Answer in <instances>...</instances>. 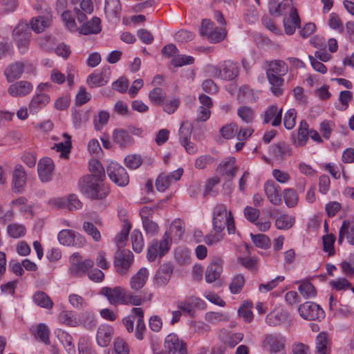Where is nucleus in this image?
I'll return each instance as SVG.
<instances>
[{"instance_id": "obj_42", "label": "nucleus", "mask_w": 354, "mask_h": 354, "mask_svg": "<svg viewBox=\"0 0 354 354\" xmlns=\"http://www.w3.org/2000/svg\"><path fill=\"white\" fill-rule=\"evenodd\" d=\"M33 301L37 306L46 309H50L53 306L51 299L43 291H37L32 296Z\"/></svg>"}, {"instance_id": "obj_20", "label": "nucleus", "mask_w": 354, "mask_h": 354, "mask_svg": "<svg viewBox=\"0 0 354 354\" xmlns=\"http://www.w3.org/2000/svg\"><path fill=\"white\" fill-rule=\"evenodd\" d=\"M223 271V260L220 257H215L207 266L205 279L207 283H211L220 277Z\"/></svg>"}, {"instance_id": "obj_2", "label": "nucleus", "mask_w": 354, "mask_h": 354, "mask_svg": "<svg viewBox=\"0 0 354 354\" xmlns=\"http://www.w3.org/2000/svg\"><path fill=\"white\" fill-rule=\"evenodd\" d=\"M12 36L19 53L21 55L26 54L29 49L32 37L28 24L26 21H21L14 28Z\"/></svg>"}, {"instance_id": "obj_30", "label": "nucleus", "mask_w": 354, "mask_h": 354, "mask_svg": "<svg viewBox=\"0 0 354 354\" xmlns=\"http://www.w3.org/2000/svg\"><path fill=\"white\" fill-rule=\"evenodd\" d=\"M104 12L109 19H119L121 14L120 0H105Z\"/></svg>"}, {"instance_id": "obj_8", "label": "nucleus", "mask_w": 354, "mask_h": 354, "mask_svg": "<svg viewBox=\"0 0 354 354\" xmlns=\"http://www.w3.org/2000/svg\"><path fill=\"white\" fill-rule=\"evenodd\" d=\"M110 180L118 186H126L129 181V178L125 169L115 162L109 164L106 169Z\"/></svg>"}, {"instance_id": "obj_18", "label": "nucleus", "mask_w": 354, "mask_h": 354, "mask_svg": "<svg viewBox=\"0 0 354 354\" xmlns=\"http://www.w3.org/2000/svg\"><path fill=\"white\" fill-rule=\"evenodd\" d=\"M183 172V169H178L169 175H166L165 174H160L156 181V189L159 192H165L172 183L178 180L180 178Z\"/></svg>"}, {"instance_id": "obj_17", "label": "nucleus", "mask_w": 354, "mask_h": 354, "mask_svg": "<svg viewBox=\"0 0 354 354\" xmlns=\"http://www.w3.org/2000/svg\"><path fill=\"white\" fill-rule=\"evenodd\" d=\"M27 174L24 167L17 164L12 173V187L16 192H21L26 184Z\"/></svg>"}, {"instance_id": "obj_24", "label": "nucleus", "mask_w": 354, "mask_h": 354, "mask_svg": "<svg viewBox=\"0 0 354 354\" xmlns=\"http://www.w3.org/2000/svg\"><path fill=\"white\" fill-rule=\"evenodd\" d=\"M283 109H279L276 104H272L268 107L262 115L263 124H268L271 120L272 125L274 127L279 126L281 122Z\"/></svg>"}, {"instance_id": "obj_5", "label": "nucleus", "mask_w": 354, "mask_h": 354, "mask_svg": "<svg viewBox=\"0 0 354 354\" xmlns=\"http://www.w3.org/2000/svg\"><path fill=\"white\" fill-rule=\"evenodd\" d=\"M211 73L214 77L225 80H231L237 76L239 69L236 63L228 60L212 67Z\"/></svg>"}, {"instance_id": "obj_61", "label": "nucleus", "mask_w": 354, "mask_h": 354, "mask_svg": "<svg viewBox=\"0 0 354 354\" xmlns=\"http://www.w3.org/2000/svg\"><path fill=\"white\" fill-rule=\"evenodd\" d=\"M80 321L81 324L87 330H93L96 326L95 317L92 313H84Z\"/></svg>"}, {"instance_id": "obj_41", "label": "nucleus", "mask_w": 354, "mask_h": 354, "mask_svg": "<svg viewBox=\"0 0 354 354\" xmlns=\"http://www.w3.org/2000/svg\"><path fill=\"white\" fill-rule=\"evenodd\" d=\"M288 313L280 310L268 313L266 318V323L270 326H276L286 320Z\"/></svg>"}, {"instance_id": "obj_10", "label": "nucleus", "mask_w": 354, "mask_h": 354, "mask_svg": "<svg viewBox=\"0 0 354 354\" xmlns=\"http://www.w3.org/2000/svg\"><path fill=\"white\" fill-rule=\"evenodd\" d=\"M298 311L300 316L307 320H317L324 317V310L314 302L304 303L299 306Z\"/></svg>"}, {"instance_id": "obj_36", "label": "nucleus", "mask_w": 354, "mask_h": 354, "mask_svg": "<svg viewBox=\"0 0 354 354\" xmlns=\"http://www.w3.org/2000/svg\"><path fill=\"white\" fill-rule=\"evenodd\" d=\"M300 18L297 12H294L293 15L286 17L283 19V26L287 35H291L297 28L300 27Z\"/></svg>"}, {"instance_id": "obj_15", "label": "nucleus", "mask_w": 354, "mask_h": 354, "mask_svg": "<svg viewBox=\"0 0 354 354\" xmlns=\"http://www.w3.org/2000/svg\"><path fill=\"white\" fill-rule=\"evenodd\" d=\"M127 292L126 290L118 286L114 288L104 287L101 290V293L106 296L109 302L113 305L119 304H126L127 300H125V298Z\"/></svg>"}, {"instance_id": "obj_25", "label": "nucleus", "mask_w": 354, "mask_h": 354, "mask_svg": "<svg viewBox=\"0 0 354 354\" xmlns=\"http://www.w3.org/2000/svg\"><path fill=\"white\" fill-rule=\"evenodd\" d=\"M173 272V267L170 263L162 264L155 275V284L157 286H164L170 280Z\"/></svg>"}, {"instance_id": "obj_37", "label": "nucleus", "mask_w": 354, "mask_h": 354, "mask_svg": "<svg viewBox=\"0 0 354 354\" xmlns=\"http://www.w3.org/2000/svg\"><path fill=\"white\" fill-rule=\"evenodd\" d=\"M88 169L91 176L95 180L103 182L105 178L104 169L99 160L97 159H91L88 163Z\"/></svg>"}, {"instance_id": "obj_23", "label": "nucleus", "mask_w": 354, "mask_h": 354, "mask_svg": "<svg viewBox=\"0 0 354 354\" xmlns=\"http://www.w3.org/2000/svg\"><path fill=\"white\" fill-rule=\"evenodd\" d=\"M50 101V97L48 94L35 93L28 104L30 113L32 114L37 113L41 109L46 106Z\"/></svg>"}, {"instance_id": "obj_3", "label": "nucleus", "mask_w": 354, "mask_h": 354, "mask_svg": "<svg viewBox=\"0 0 354 354\" xmlns=\"http://www.w3.org/2000/svg\"><path fill=\"white\" fill-rule=\"evenodd\" d=\"M171 244V238L168 232H165L160 240L153 239L149 244L147 258L149 261L153 262L156 259H161L169 250Z\"/></svg>"}, {"instance_id": "obj_22", "label": "nucleus", "mask_w": 354, "mask_h": 354, "mask_svg": "<svg viewBox=\"0 0 354 354\" xmlns=\"http://www.w3.org/2000/svg\"><path fill=\"white\" fill-rule=\"evenodd\" d=\"M264 192L269 201L274 205L281 204V187L273 180H267L264 184Z\"/></svg>"}, {"instance_id": "obj_27", "label": "nucleus", "mask_w": 354, "mask_h": 354, "mask_svg": "<svg viewBox=\"0 0 354 354\" xmlns=\"http://www.w3.org/2000/svg\"><path fill=\"white\" fill-rule=\"evenodd\" d=\"M344 238L351 245H354V220L344 221L339 229L338 243L341 244Z\"/></svg>"}, {"instance_id": "obj_19", "label": "nucleus", "mask_w": 354, "mask_h": 354, "mask_svg": "<svg viewBox=\"0 0 354 354\" xmlns=\"http://www.w3.org/2000/svg\"><path fill=\"white\" fill-rule=\"evenodd\" d=\"M269 10L270 14L274 16L286 15L290 16L293 15L294 12H297V9L292 6V0H283L279 3L272 2L270 3Z\"/></svg>"}, {"instance_id": "obj_49", "label": "nucleus", "mask_w": 354, "mask_h": 354, "mask_svg": "<svg viewBox=\"0 0 354 354\" xmlns=\"http://www.w3.org/2000/svg\"><path fill=\"white\" fill-rule=\"evenodd\" d=\"M298 290L304 299L314 297L317 294L315 288L308 281H302L298 287Z\"/></svg>"}, {"instance_id": "obj_21", "label": "nucleus", "mask_w": 354, "mask_h": 354, "mask_svg": "<svg viewBox=\"0 0 354 354\" xmlns=\"http://www.w3.org/2000/svg\"><path fill=\"white\" fill-rule=\"evenodd\" d=\"M205 306V301L197 297H187L184 300L178 303V308L182 311L193 315L194 309L204 308Z\"/></svg>"}, {"instance_id": "obj_45", "label": "nucleus", "mask_w": 354, "mask_h": 354, "mask_svg": "<svg viewBox=\"0 0 354 354\" xmlns=\"http://www.w3.org/2000/svg\"><path fill=\"white\" fill-rule=\"evenodd\" d=\"M315 354H329L330 349L328 346L327 335L326 333H319L316 337Z\"/></svg>"}, {"instance_id": "obj_48", "label": "nucleus", "mask_w": 354, "mask_h": 354, "mask_svg": "<svg viewBox=\"0 0 354 354\" xmlns=\"http://www.w3.org/2000/svg\"><path fill=\"white\" fill-rule=\"evenodd\" d=\"M59 207H66L71 211L79 209L82 207V203L75 194H71L65 201H59Z\"/></svg>"}, {"instance_id": "obj_59", "label": "nucleus", "mask_w": 354, "mask_h": 354, "mask_svg": "<svg viewBox=\"0 0 354 354\" xmlns=\"http://www.w3.org/2000/svg\"><path fill=\"white\" fill-rule=\"evenodd\" d=\"M83 230L91 238L93 239L95 242H99L101 240V234L98 229L94 225L93 223L85 221L83 223Z\"/></svg>"}, {"instance_id": "obj_46", "label": "nucleus", "mask_w": 354, "mask_h": 354, "mask_svg": "<svg viewBox=\"0 0 354 354\" xmlns=\"http://www.w3.org/2000/svg\"><path fill=\"white\" fill-rule=\"evenodd\" d=\"M295 222V217L288 214H282L275 221V226L279 230H288L291 228Z\"/></svg>"}, {"instance_id": "obj_40", "label": "nucleus", "mask_w": 354, "mask_h": 354, "mask_svg": "<svg viewBox=\"0 0 354 354\" xmlns=\"http://www.w3.org/2000/svg\"><path fill=\"white\" fill-rule=\"evenodd\" d=\"M220 178L217 176L207 179L203 192L204 197H216L218 194L217 185L220 183Z\"/></svg>"}, {"instance_id": "obj_26", "label": "nucleus", "mask_w": 354, "mask_h": 354, "mask_svg": "<svg viewBox=\"0 0 354 354\" xmlns=\"http://www.w3.org/2000/svg\"><path fill=\"white\" fill-rule=\"evenodd\" d=\"M113 328L108 324H101L97 331L96 341L102 347L107 346L112 339Z\"/></svg>"}, {"instance_id": "obj_6", "label": "nucleus", "mask_w": 354, "mask_h": 354, "mask_svg": "<svg viewBox=\"0 0 354 354\" xmlns=\"http://www.w3.org/2000/svg\"><path fill=\"white\" fill-rule=\"evenodd\" d=\"M232 213L228 211L224 204H218L214 209L212 224L215 232H221L225 227L226 223L229 222Z\"/></svg>"}, {"instance_id": "obj_63", "label": "nucleus", "mask_w": 354, "mask_h": 354, "mask_svg": "<svg viewBox=\"0 0 354 354\" xmlns=\"http://www.w3.org/2000/svg\"><path fill=\"white\" fill-rule=\"evenodd\" d=\"M245 279L243 275L238 274L235 276L230 284V290L232 294L240 292L243 287Z\"/></svg>"}, {"instance_id": "obj_35", "label": "nucleus", "mask_w": 354, "mask_h": 354, "mask_svg": "<svg viewBox=\"0 0 354 354\" xmlns=\"http://www.w3.org/2000/svg\"><path fill=\"white\" fill-rule=\"evenodd\" d=\"M283 338L280 335H267L264 343L269 346L271 352H279L284 347Z\"/></svg>"}, {"instance_id": "obj_38", "label": "nucleus", "mask_w": 354, "mask_h": 354, "mask_svg": "<svg viewBox=\"0 0 354 354\" xmlns=\"http://www.w3.org/2000/svg\"><path fill=\"white\" fill-rule=\"evenodd\" d=\"M288 70L287 64L282 60H274L270 62L266 75L269 73L274 75L283 76Z\"/></svg>"}, {"instance_id": "obj_4", "label": "nucleus", "mask_w": 354, "mask_h": 354, "mask_svg": "<svg viewBox=\"0 0 354 354\" xmlns=\"http://www.w3.org/2000/svg\"><path fill=\"white\" fill-rule=\"evenodd\" d=\"M35 71L34 65L28 61L20 60L9 64L3 71V75L8 82H14L19 80L24 73H33Z\"/></svg>"}, {"instance_id": "obj_62", "label": "nucleus", "mask_w": 354, "mask_h": 354, "mask_svg": "<svg viewBox=\"0 0 354 354\" xmlns=\"http://www.w3.org/2000/svg\"><path fill=\"white\" fill-rule=\"evenodd\" d=\"M226 36V31L223 28H214L207 37L211 43H218L224 39Z\"/></svg>"}, {"instance_id": "obj_7", "label": "nucleus", "mask_w": 354, "mask_h": 354, "mask_svg": "<svg viewBox=\"0 0 354 354\" xmlns=\"http://www.w3.org/2000/svg\"><path fill=\"white\" fill-rule=\"evenodd\" d=\"M57 238L59 243L66 246L82 248L86 243L84 236L70 230H61Z\"/></svg>"}, {"instance_id": "obj_57", "label": "nucleus", "mask_w": 354, "mask_h": 354, "mask_svg": "<svg viewBox=\"0 0 354 354\" xmlns=\"http://www.w3.org/2000/svg\"><path fill=\"white\" fill-rule=\"evenodd\" d=\"M237 115L243 122L251 123L254 119V112L250 106H241L237 110Z\"/></svg>"}, {"instance_id": "obj_14", "label": "nucleus", "mask_w": 354, "mask_h": 354, "mask_svg": "<svg viewBox=\"0 0 354 354\" xmlns=\"http://www.w3.org/2000/svg\"><path fill=\"white\" fill-rule=\"evenodd\" d=\"M165 348L167 354H187L186 344L174 333L168 335L165 339Z\"/></svg>"}, {"instance_id": "obj_64", "label": "nucleus", "mask_w": 354, "mask_h": 354, "mask_svg": "<svg viewBox=\"0 0 354 354\" xmlns=\"http://www.w3.org/2000/svg\"><path fill=\"white\" fill-rule=\"evenodd\" d=\"M62 19L68 29L71 31L76 29L75 17L70 10H66L62 12Z\"/></svg>"}, {"instance_id": "obj_44", "label": "nucleus", "mask_w": 354, "mask_h": 354, "mask_svg": "<svg viewBox=\"0 0 354 354\" xmlns=\"http://www.w3.org/2000/svg\"><path fill=\"white\" fill-rule=\"evenodd\" d=\"M35 337L39 339L46 345L50 344L49 335L50 330L48 326L44 324H39L35 330H32Z\"/></svg>"}, {"instance_id": "obj_51", "label": "nucleus", "mask_w": 354, "mask_h": 354, "mask_svg": "<svg viewBox=\"0 0 354 354\" xmlns=\"http://www.w3.org/2000/svg\"><path fill=\"white\" fill-rule=\"evenodd\" d=\"M133 250L140 253L144 248V239L142 233L138 230H134L131 235Z\"/></svg>"}, {"instance_id": "obj_31", "label": "nucleus", "mask_w": 354, "mask_h": 354, "mask_svg": "<svg viewBox=\"0 0 354 354\" xmlns=\"http://www.w3.org/2000/svg\"><path fill=\"white\" fill-rule=\"evenodd\" d=\"M50 18L46 15L32 17L30 21L31 29L36 33H40L50 25Z\"/></svg>"}, {"instance_id": "obj_54", "label": "nucleus", "mask_w": 354, "mask_h": 354, "mask_svg": "<svg viewBox=\"0 0 354 354\" xmlns=\"http://www.w3.org/2000/svg\"><path fill=\"white\" fill-rule=\"evenodd\" d=\"M252 306V301H246L239 308V316L243 317L246 322H251L253 319Z\"/></svg>"}, {"instance_id": "obj_47", "label": "nucleus", "mask_w": 354, "mask_h": 354, "mask_svg": "<svg viewBox=\"0 0 354 354\" xmlns=\"http://www.w3.org/2000/svg\"><path fill=\"white\" fill-rule=\"evenodd\" d=\"M166 96L165 91L160 87H156L149 93V99L155 105L162 104L166 99Z\"/></svg>"}, {"instance_id": "obj_39", "label": "nucleus", "mask_w": 354, "mask_h": 354, "mask_svg": "<svg viewBox=\"0 0 354 354\" xmlns=\"http://www.w3.org/2000/svg\"><path fill=\"white\" fill-rule=\"evenodd\" d=\"M113 140L120 147L123 148L130 144L131 137L127 131L123 129H116L113 132Z\"/></svg>"}, {"instance_id": "obj_32", "label": "nucleus", "mask_w": 354, "mask_h": 354, "mask_svg": "<svg viewBox=\"0 0 354 354\" xmlns=\"http://www.w3.org/2000/svg\"><path fill=\"white\" fill-rule=\"evenodd\" d=\"M101 21L98 17H93L89 21L83 24L78 29L80 34L87 35L97 34L101 30Z\"/></svg>"}, {"instance_id": "obj_58", "label": "nucleus", "mask_w": 354, "mask_h": 354, "mask_svg": "<svg viewBox=\"0 0 354 354\" xmlns=\"http://www.w3.org/2000/svg\"><path fill=\"white\" fill-rule=\"evenodd\" d=\"M109 113L106 111H100L93 119V124L95 130L100 131L109 120Z\"/></svg>"}, {"instance_id": "obj_56", "label": "nucleus", "mask_w": 354, "mask_h": 354, "mask_svg": "<svg viewBox=\"0 0 354 354\" xmlns=\"http://www.w3.org/2000/svg\"><path fill=\"white\" fill-rule=\"evenodd\" d=\"M283 197L286 205L288 207H294L297 205L298 195L293 189H285L283 191Z\"/></svg>"}, {"instance_id": "obj_16", "label": "nucleus", "mask_w": 354, "mask_h": 354, "mask_svg": "<svg viewBox=\"0 0 354 354\" xmlns=\"http://www.w3.org/2000/svg\"><path fill=\"white\" fill-rule=\"evenodd\" d=\"M54 167V162L51 158L46 157L39 160L37 164V173L41 182L47 183L51 180Z\"/></svg>"}, {"instance_id": "obj_50", "label": "nucleus", "mask_w": 354, "mask_h": 354, "mask_svg": "<svg viewBox=\"0 0 354 354\" xmlns=\"http://www.w3.org/2000/svg\"><path fill=\"white\" fill-rule=\"evenodd\" d=\"M131 227V224L129 222H125L122 225L121 231L115 236V241L118 248V250H120L121 248L124 246Z\"/></svg>"}, {"instance_id": "obj_9", "label": "nucleus", "mask_w": 354, "mask_h": 354, "mask_svg": "<svg viewBox=\"0 0 354 354\" xmlns=\"http://www.w3.org/2000/svg\"><path fill=\"white\" fill-rule=\"evenodd\" d=\"M133 261V254L129 250H118L114 256V266L116 271L124 274L131 266Z\"/></svg>"}, {"instance_id": "obj_53", "label": "nucleus", "mask_w": 354, "mask_h": 354, "mask_svg": "<svg viewBox=\"0 0 354 354\" xmlns=\"http://www.w3.org/2000/svg\"><path fill=\"white\" fill-rule=\"evenodd\" d=\"M26 227L19 223H10L7 227V232L13 239H19L25 235Z\"/></svg>"}, {"instance_id": "obj_1", "label": "nucleus", "mask_w": 354, "mask_h": 354, "mask_svg": "<svg viewBox=\"0 0 354 354\" xmlns=\"http://www.w3.org/2000/svg\"><path fill=\"white\" fill-rule=\"evenodd\" d=\"M79 186L81 192L91 199H102L109 194V189L103 182L95 180L91 176L82 177Z\"/></svg>"}, {"instance_id": "obj_13", "label": "nucleus", "mask_w": 354, "mask_h": 354, "mask_svg": "<svg viewBox=\"0 0 354 354\" xmlns=\"http://www.w3.org/2000/svg\"><path fill=\"white\" fill-rule=\"evenodd\" d=\"M71 273L75 275H82L93 268L94 262L91 259L82 261L79 253H74L70 258Z\"/></svg>"}, {"instance_id": "obj_52", "label": "nucleus", "mask_w": 354, "mask_h": 354, "mask_svg": "<svg viewBox=\"0 0 354 354\" xmlns=\"http://www.w3.org/2000/svg\"><path fill=\"white\" fill-rule=\"evenodd\" d=\"M205 319L213 324H216L221 322H226L229 320V315L221 312H207L205 315Z\"/></svg>"}, {"instance_id": "obj_43", "label": "nucleus", "mask_w": 354, "mask_h": 354, "mask_svg": "<svg viewBox=\"0 0 354 354\" xmlns=\"http://www.w3.org/2000/svg\"><path fill=\"white\" fill-rule=\"evenodd\" d=\"M267 75V78L270 84L271 85V92L275 96H279L282 94L281 86L283 83V80L281 77V76L274 75L273 74Z\"/></svg>"}, {"instance_id": "obj_33", "label": "nucleus", "mask_w": 354, "mask_h": 354, "mask_svg": "<svg viewBox=\"0 0 354 354\" xmlns=\"http://www.w3.org/2000/svg\"><path fill=\"white\" fill-rule=\"evenodd\" d=\"M309 138L308 124L305 120H301L297 131V138L294 139L293 143L296 147H304Z\"/></svg>"}, {"instance_id": "obj_55", "label": "nucleus", "mask_w": 354, "mask_h": 354, "mask_svg": "<svg viewBox=\"0 0 354 354\" xmlns=\"http://www.w3.org/2000/svg\"><path fill=\"white\" fill-rule=\"evenodd\" d=\"M63 137L64 141L55 144L53 149H56L57 151L61 152L62 156H65L70 152L71 148V138L68 133H63Z\"/></svg>"}, {"instance_id": "obj_29", "label": "nucleus", "mask_w": 354, "mask_h": 354, "mask_svg": "<svg viewBox=\"0 0 354 354\" xmlns=\"http://www.w3.org/2000/svg\"><path fill=\"white\" fill-rule=\"evenodd\" d=\"M149 272L146 268H141L130 279L131 288L139 290L145 285Z\"/></svg>"}, {"instance_id": "obj_11", "label": "nucleus", "mask_w": 354, "mask_h": 354, "mask_svg": "<svg viewBox=\"0 0 354 354\" xmlns=\"http://www.w3.org/2000/svg\"><path fill=\"white\" fill-rule=\"evenodd\" d=\"M154 209L147 206L143 207L140 211L142 226L147 235L155 236L159 230L158 224L152 220Z\"/></svg>"}, {"instance_id": "obj_34", "label": "nucleus", "mask_w": 354, "mask_h": 354, "mask_svg": "<svg viewBox=\"0 0 354 354\" xmlns=\"http://www.w3.org/2000/svg\"><path fill=\"white\" fill-rule=\"evenodd\" d=\"M270 153L277 159H284L291 155L289 145L285 142H279L270 147Z\"/></svg>"}, {"instance_id": "obj_12", "label": "nucleus", "mask_w": 354, "mask_h": 354, "mask_svg": "<svg viewBox=\"0 0 354 354\" xmlns=\"http://www.w3.org/2000/svg\"><path fill=\"white\" fill-rule=\"evenodd\" d=\"M8 88V93L13 97H24L28 95L33 90L32 84L27 80L11 82Z\"/></svg>"}, {"instance_id": "obj_60", "label": "nucleus", "mask_w": 354, "mask_h": 354, "mask_svg": "<svg viewBox=\"0 0 354 354\" xmlns=\"http://www.w3.org/2000/svg\"><path fill=\"white\" fill-rule=\"evenodd\" d=\"M192 129L193 127L191 123L188 122H183L181 124L178 131V136L180 143L190 140Z\"/></svg>"}, {"instance_id": "obj_28", "label": "nucleus", "mask_w": 354, "mask_h": 354, "mask_svg": "<svg viewBox=\"0 0 354 354\" xmlns=\"http://www.w3.org/2000/svg\"><path fill=\"white\" fill-rule=\"evenodd\" d=\"M236 159L234 157H228L219 163L217 171L223 175L227 176L232 180L236 175L237 167L235 166Z\"/></svg>"}]
</instances>
